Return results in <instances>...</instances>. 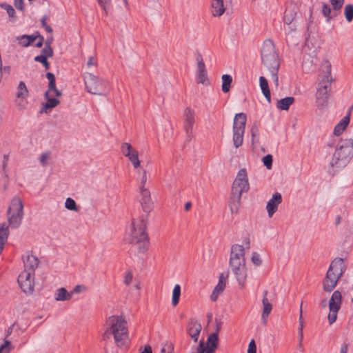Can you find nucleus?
I'll use <instances>...</instances> for the list:
<instances>
[{
	"instance_id": "nucleus-1",
	"label": "nucleus",
	"mask_w": 353,
	"mask_h": 353,
	"mask_svg": "<svg viewBox=\"0 0 353 353\" xmlns=\"http://www.w3.org/2000/svg\"><path fill=\"white\" fill-rule=\"evenodd\" d=\"M261 61L270 72L276 87L279 86L278 71L280 60L274 44L271 39L265 40L261 50Z\"/></svg>"
},
{
	"instance_id": "nucleus-2",
	"label": "nucleus",
	"mask_w": 353,
	"mask_h": 353,
	"mask_svg": "<svg viewBox=\"0 0 353 353\" xmlns=\"http://www.w3.org/2000/svg\"><path fill=\"white\" fill-rule=\"evenodd\" d=\"M353 157V140L341 141L330 163L329 172L334 174L339 169L345 168Z\"/></svg>"
},
{
	"instance_id": "nucleus-3",
	"label": "nucleus",
	"mask_w": 353,
	"mask_h": 353,
	"mask_svg": "<svg viewBox=\"0 0 353 353\" xmlns=\"http://www.w3.org/2000/svg\"><path fill=\"white\" fill-rule=\"evenodd\" d=\"M250 189L247 171L245 168L241 169L234 179L230 196V210L232 213L237 212L241 196L243 192Z\"/></svg>"
},
{
	"instance_id": "nucleus-4",
	"label": "nucleus",
	"mask_w": 353,
	"mask_h": 353,
	"mask_svg": "<svg viewBox=\"0 0 353 353\" xmlns=\"http://www.w3.org/2000/svg\"><path fill=\"white\" fill-rule=\"evenodd\" d=\"M108 324L110 326L104 336L112 334L117 346L122 347L128 336L127 321L122 316L112 315L109 317Z\"/></svg>"
},
{
	"instance_id": "nucleus-5",
	"label": "nucleus",
	"mask_w": 353,
	"mask_h": 353,
	"mask_svg": "<svg viewBox=\"0 0 353 353\" xmlns=\"http://www.w3.org/2000/svg\"><path fill=\"white\" fill-rule=\"evenodd\" d=\"M147 216L132 223L131 231L132 243H134L139 253H145L148 249L149 239L146 232Z\"/></svg>"
},
{
	"instance_id": "nucleus-6",
	"label": "nucleus",
	"mask_w": 353,
	"mask_h": 353,
	"mask_svg": "<svg viewBox=\"0 0 353 353\" xmlns=\"http://www.w3.org/2000/svg\"><path fill=\"white\" fill-rule=\"evenodd\" d=\"M343 259L336 258L332 261L323 282V288L325 292H330L334 289L343 274Z\"/></svg>"
},
{
	"instance_id": "nucleus-7",
	"label": "nucleus",
	"mask_w": 353,
	"mask_h": 353,
	"mask_svg": "<svg viewBox=\"0 0 353 353\" xmlns=\"http://www.w3.org/2000/svg\"><path fill=\"white\" fill-rule=\"evenodd\" d=\"M23 214V202L19 196H15L7 210L8 225L12 229L19 228L21 225Z\"/></svg>"
},
{
	"instance_id": "nucleus-8",
	"label": "nucleus",
	"mask_w": 353,
	"mask_h": 353,
	"mask_svg": "<svg viewBox=\"0 0 353 353\" xmlns=\"http://www.w3.org/2000/svg\"><path fill=\"white\" fill-rule=\"evenodd\" d=\"M83 78L85 88L90 94L105 96L109 93V83L107 80L89 72L85 73Z\"/></svg>"
},
{
	"instance_id": "nucleus-9",
	"label": "nucleus",
	"mask_w": 353,
	"mask_h": 353,
	"mask_svg": "<svg viewBox=\"0 0 353 353\" xmlns=\"http://www.w3.org/2000/svg\"><path fill=\"white\" fill-rule=\"evenodd\" d=\"M246 114L241 112L235 115L233 122V143L236 148L240 147L243 141L245 130Z\"/></svg>"
},
{
	"instance_id": "nucleus-10",
	"label": "nucleus",
	"mask_w": 353,
	"mask_h": 353,
	"mask_svg": "<svg viewBox=\"0 0 353 353\" xmlns=\"http://www.w3.org/2000/svg\"><path fill=\"white\" fill-rule=\"evenodd\" d=\"M332 83V80L327 79L321 80L319 83L316 94V103L318 107L322 108L327 105Z\"/></svg>"
},
{
	"instance_id": "nucleus-11",
	"label": "nucleus",
	"mask_w": 353,
	"mask_h": 353,
	"mask_svg": "<svg viewBox=\"0 0 353 353\" xmlns=\"http://www.w3.org/2000/svg\"><path fill=\"white\" fill-rule=\"evenodd\" d=\"M341 293L339 290L334 291L332 294L329 301L330 313L327 316L330 325L336 320L337 313L341 307Z\"/></svg>"
},
{
	"instance_id": "nucleus-12",
	"label": "nucleus",
	"mask_w": 353,
	"mask_h": 353,
	"mask_svg": "<svg viewBox=\"0 0 353 353\" xmlns=\"http://www.w3.org/2000/svg\"><path fill=\"white\" fill-rule=\"evenodd\" d=\"M34 274L30 272H22L18 276V283L21 290L27 294H30L34 291Z\"/></svg>"
},
{
	"instance_id": "nucleus-13",
	"label": "nucleus",
	"mask_w": 353,
	"mask_h": 353,
	"mask_svg": "<svg viewBox=\"0 0 353 353\" xmlns=\"http://www.w3.org/2000/svg\"><path fill=\"white\" fill-rule=\"evenodd\" d=\"M121 150L122 154L128 158L135 169L140 167L141 162L139 159V152L131 145V144L128 143H123L121 144Z\"/></svg>"
},
{
	"instance_id": "nucleus-14",
	"label": "nucleus",
	"mask_w": 353,
	"mask_h": 353,
	"mask_svg": "<svg viewBox=\"0 0 353 353\" xmlns=\"http://www.w3.org/2000/svg\"><path fill=\"white\" fill-rule=\"evenodd\" d=\"M195 123V112L190 107H187L183 112V129L188 138H190Z\"/></svg>"
},
{
	"instance_id": "nucleus-15",
	"label": "nucleus",
	"mask_w": 353,
	"mask_h": 353,
	"mask_svg": "<svg viewBox=\"0 0 353 353\" xmlns=\"http://www.w3.org/2000/svg\"><path fill=\"white\" fill-rule=\"evenodd\" d=\"M230 268L240 288H243L245 285L247 279V268L245 263L230 265Z\"/></svg>"
},
{
	"instance_id": "nucleus-16",
	"label": "nucleus",
	"mask_w": 353,
	"mask_h": 353,
	"mask_svg": "<svg viewBox=\"0 0 353 353\" xmlns=\"http://www.w3.org/2000/svg\"><path fill=\"white\" fill-rule=\"evenodd\" d=\"M243 263H245L244 247L239 244L233 245L231 248L230 265Z\"/></svg>"
},
{
	"instance_id": "nucleus-17",
	"label": "nucleus",
	"mask_w": 353,
	"mask_h": 353,
	"mask_svg": "<svg viewBox=\"0 0 353 353\" xmlns=\"http://www.w3.org/2000/svg\"><path fill=\"white\" fill-rule=\"evenodd\" d=\"M197 63V82L203 85H208L209 81L208 79L207 70L201 55L196 57Z\"/></svg>"
},
{
	"instance_id": "nucleus-18",
	"label": "nucleus",
	"mask_w": 353,
	"mask_h": 353,
	"mask_svg": "<svg viewBox=\"0 0 353 353\" xmlns=\"http://www.w3.org/2000/svg\"><path fill=\"white\" fill-rule=\"evenodd\" d=\"M282 202V196L279 192H276L272 197L268 201L266 210L270 217L276 212L278 205Z\"/></svg>"
},
{
	"instance_id": "nucleus-19",
	"label": "nucleus",
	"mask_w": 353,
	"mask_h": 353,
	"mask_svg": "<svg viewBox=\"0 0 353 353\" xmlns=\"http://www.w3.org/2000/svg\"><path fill=\"white\" fill-rule=\"evenodd\" d=\"M141 189V204L144 212L148 213L152 210V202L150 197V192L145 188Z\"/></svg>"
},
{
	"instance_id": "nucleus-20",
	"label": "nucleus",
	"mask_w": 353,
	"mask_h": 353,
	"mask_svg": "<svg viewBox=\"0 0 353 353\" xmlns=\"http://www.w3.org/2000/svg\"><path fill=\"white\" fill-rule=\"evenodd\" d=\"M23 263L24 270L23 272H27L34 274L35 270L39 265L38 259L36 256L28 254L25 258H23Z\"/></svg>"
},
{
	"instance_id": "nucleus-21",
	"label": "nucleus",
	"mask_w": 353,
	"mask_h": 353,
	"mask_svg": "<svg viewBox=\"0 0 353 353\" xmlns=\"http://www.w3.org/2000/svg\"><path fill=\"white\" fill-rule=\"evenodd\" d=\"M201 330L202 327L200 323L194 319L190 320L188 327V333L194 342L198 341Z\"/></svg>"
},
{
	"instance_id": "nucleus-22",
	"label": "nucleus",
	"mask_w": 353,
	"mask_h": 353,
	"mask_svg": "<svg viewBox=\"0 0 353 353\" xmlns=\"http://www.w3.org/2000/svg\"><path fill=\"white\" fill-rule=\"evenodd\" d=\"M267 295L268 291L265 290L263 292V297L262 299L263 308L261 314V321L263 324H266L267 318L268 317L272 310V305L269 302Z\"/></svg>"
},
{
	"instance_id": "nucleus-23",
	"label": "nucleus",
	"mask_w": 353,
	"mask_h": 353,
	"mask_svg": "<svg viewBox=\"0 0 353 353\" xmlns=\"http://www.w3.org/2000/svg\"><path fill=\"white\" fill-rule=\"evenodd\" d=\"M221 325H217L216 332L211 334L208 338L205 346L207 347V353H213L218 345V332L220 330Z\"/></svg>"
},
{
	"instance_id": "nucleus-24",
	"label": "nucleus",
	"mask_w": 353,
	"mask_h": 353,
	"mask_svg": "<svg viewBox=\"0 0 353 353\" xmlns=\"http://www.w3.org/2000/svg\"><path fill=\"white\" fill-rule=\"evenodd\" d=\"M53 95H54V94L50 92H45V98L47 101L43 105L41 112H48L49 110H52L59 104V101L55 98H53Z\"/></svg>"
},
{
	"instance_id": "nucleus-25",
	"label": "nucleus",
	"mask_w": 353,
	"mask_h": 353,
	"mask_svg": "<svg viewBox=\"0 0 353 353\" xmlns=\"http://www.w3.org/2000/svg\"><path fill=\"white\" fill-rule=\"evenodd\" d=\"M211 6L212 15L214 17L221 16L225 12L223 0H212Z\"/></svg>"
},
{
	"instance_id": "nucleus-26",
	"label": "nucleus",
	"mask_w": 353,
	"mask_h": 353,
	"mask_svg": "<svg viewBox=\"0 0 353 353\" xmlns=\"http://www.w3.org/2000/svg\"><path fill=\"white\" fill-rule=\"evenodd\" d=\"M46 78L49 81L48 90L46 92L53 93L56 97H61V92L56 88V79L54 75L52 72H48L46 74Z\"/></svg>"
},
{
	"instance_id": "nucleus-27",
	"label": "nucleus",
	"mask_w": 353,
	"mask_h": 353,
	"mask_svg": "<svg viewBox=\"0 0 353 353\" xmlns=\"http://www.w3.org/2000/svg\"><path fill=\"white\" fill-rule=\"evenodd\" d=\"M72 293L68 292L65 288L57 289L54 293V299L57 301H65L70 300Z\"/></svg>"
},
{
	"instance_id": "nucleus-28",
	"label": "nucleus",
	"mask_w": 353,
	"mask_h": 353,
	"mask_svg": "<svg viewBox=\"0 0 353 353\" xmlns=\"http://www.w3.org/2000/svg\"><path fill=\"white\" fill-rule=\"evenodd\" d=\"M331 63L329 61L325 60L321 65V71L323 73L321 80L327 79L334 81V79L331 77Z\"/></svg>"
},
{
	"instance_id": "nucleus-29",
	"label": "nucleus",
	"mask_w": 353,
	"mask_h": 353,
	"mask_svg": "<svg viewBox=\"0 0 353 353\" xmlns=\"http://www.w3.org/2000/svg\"><path fill=\"white\" fill-rule=\"evenodd\" d=\"M9 225L7 223H0V246L4 247L9 236Z\"/></svg>"
},
{
	"instance_id": "nucleus-30",
	"label": "nucleus",
	"mask_w": 353,
	"mask_h": 353,
	"mask_svg": "<svg viewBox=\"0 0 353 353\" xmlns=\"http://www.w3.org/2000/svg\"><path fill=\"white\" fill-rule=\"evenodd\" d=\"M259 85H260V88L261 89L262 93L265 96L267 101L269 103H270L271 94H270V91L269 86H268V82L267 79L263 76L259 77Z\"/></svg>"
},
{
	"instance_id": "nucleus-31",
	"label": "nucleus",
	"mask_w": 353,
	"mask_h": 353,
	"mask_svg": "<svg viewBox=\"0 0 353 353\" xmlns=\"http://www.w3.org/2000/svg\"><path fill=\"white\" fill-rule=\"evenodd\" d=\"M350 123L349 114L345 116L341 121L335 126L334 129V134L336 136H339L346 128L348 123Z\"/></svg>"
},
{
	"instance_id": "nucleus-32",
	"label": "nucleus",
	"mask_w": 353,
	"mask_h": 353,
	"mask_svg": "<svg viewBox=\"0 0 353 353\" xmlns=\"http://www.w3.org/2000/svg\"><path fill=\"white\" fill-rule=\"evenodd\" d=\"M293 97H287L278 101L276 108L281 110H288L290 106L294 102Z\"/></svg>"
},
{
	"instance_id": "nucleus-33",
	"label": "nucleus",
	"mask_w": 353,
	"mask_h": 353,
	"mask_svg": "<svg viewBox=\"0 0 353 353\" xmlns=\"http://www.w3.org/2000/svg\"><path fill=\"white\" fill-rule=\"evenodd\" d=\"M222 79V91L227 93L230 91V85L232 81V78L230 74H223L221 77Z\"/></svg>"
},
{
	"instance_id": "nucleus-34",
	"label": "nucleus",
	"mask_w": 353,
	"mask_h": 353,
	"mask_svg": "<svg viewBox=\"0 0 353 353\" xmlns=\"http://www.w3.org/2000/svg\"><path fill=\"white\" fill-rule=\"evenodd\" d=\"M28 95V90L23 81H20L18 85V91L17 97L19 99H25Z\"/></svg>"
},
{
	"instance_id": "nucleus-35",
	"label": "nucleus",
	"mask_w": 353,
	"mask_h": 353,
	"mask_svg": "<svg viewBox=\"0 0 353 353\" xmlns=\"http://www.w3.org/2000/svg\"><path fill=\"white\" fill-rule=\"evenodd\" d=\"M181 296V286L175 285L172 291V304L175 306L179 303Z\"/></svg>"
},
{
	"instance_id": "nucleus-36",
	"label": "nucleus",
	"mask_w": 353,
	"mask_h": 353,
	"mask_svg": "<svg viewBox=\"0 0 353 353\" xmlns=\"http://www.w3.org/2000/svg\"><path fill=\"white\" fill-rule=\"evenodd\" d=\"M295 17V13L293 11L286 10L283 17V21L288 26L292 24Z\"/></svg>"
},
{
	"instance_id": "nucleus-37",
	"label": "nucleus",
	"mask_w": 353,
	"mask_h": 353,
	"mask_svg": "<svg viewBox=\"0 0 353 353\" xmlns=\"http://www.w3.org/2000/svg\"><path fill=\"white\" fill-rule=\"evenodd\" d=\"M0 7L2 9L6 10V12L10 19L15 18V10L11 5L8 4L6 3H2L0 4Z\"/></svg>"
},
{
	"instance_id": "nucleus-38",
	"label": "nucleus",
	"mask_w": 353,
	"mask_h": 353,
	"mask_svg": "<svg viewBox=\"0 0 353 353\" xmlns=\"http://www.w3.org/2000/svg\"><path fill=\"white\" fill-rule=\"evenodd\" d=\"M302 305H303V303H301V306H300V315H299V326L298 328L299 338H300V341H302L303 338V321Z\"/></svg>"
},
{
	"instance_id": "nucleus-39",
	"label": "nucleus",
	"mask_w": 353,
	"mask_h": 353,
	"mask_svg": "<svg viewBox=\"0 0 353 353\" xmlns=\"http://www.w3.org/2000/svg\"><path fill=\"white\" fill-rule=\"evenodd\" d=\"M345 19L348 22H350L353 19V6L348 4L345 7Z\"/></svg>"
},
{
	"instance_id": "nucleus-40",
	"label": "nucleus",
	"mask_w": 353,
	"mask_h": 353,
	"mask_svg": "<svg viewBox=\"0 0 353 353\" xmlns=\"http://www.w3.org/2000/svg\"><path fill=\"white\" fill-rule=\"evenodd\" d=\"M11 349V342L6 340L4 343L0 345V353H10Z\"/></svg>"
},
{
	"instance_id": "nucleus-41",
	"label": "nucleus",
	"mask_w": 353,
	"mask_h": 353,
	"mask_svg": "<svg viewBox=\"0 0 353 353\" xmlns=\"http://www.w3.org/2000/svg\"><path fill=\"white\" fill-rule=\"evenodd\" d=\"M50 158V152H45L41 154L39 158V162L43 166L46 167L48 163V161Z\"/></svg>"
},
{
	"instance_id": "nucleus-42",
	"label": "nucleus",
	"mask_w": 353,
	"mask_h": 353,
	"mask_svg": "<svg viewBox=\"0 0 353 353\" xmlns=\"http://www.w3.org/2000/svg\"><path fill=\"white\" fill-rule=\"evenodd\" d=\"M65 207L70 210H77L76 202L71 198H68L65 200Z\"/></svg>"
},
{
	"instance_id": "nucleus-43",
	"label": "nucleus",
	"mask_w": 353,
	"mask_h": 353,
	"mask_svg": "<svg viewBox=\"0 0 353 353\" xmlns=\"http://www.w3.org/2000/svg\"><path fill=\"white\" fill-rule=\"evenodd\" d=\"M48 58L44 56H36L34 60L37 62L41 63L46 70L50 68V63L48 61Z\"/></svg>"
},
{
	"instance_id": "nucleus-44",
	"label": "nucleus",
	"mask_w": 353,
	"mask_h": 353,
	"mask_svg": "<svg viewBox=\"0 0 353 353\" xmlns=\"http://www.w3.org/2000/svg\"><path fill=\"white\" fill-rule=\"evenodd\" d=\"M39 56H44L46 58L52 57L53 56V50L51 46H46L42 49L41 54Z\"/></svg>"
},
{
	"instance_id": "nucleus-45",
	"label": "nucleus",
	"mask_w": 353,
	"mask_h": 353,
	"mask_svg": "<svg viewBox=\"0 0 353 353\" xmlns=\"http://www.w3.org/2000/svg\"><path fill=\"white\" fill-rule=\"evenodd\" d=\"M139 181L141 183L140 188H145V185L146 183L148 177H147V171L145 170H142L141 172H139Z\"/></svg>"
},
{
	"instance_id": "nucleus-46",
	"label": "nucleus",
	"mask_w": 353,
	"mask_h": 353,
	"mask_svg": "<svg viewBox=\"0 0 353 353\" xmlns=\"http://www.w3.org/2000/svg\"><path fill=\"white\" fill-rule=\"evenodd\" d=\"M263 165L268 168L271 169L272 165V156L271 154L265 155L263 159Z\"/></svg>"
},
{
	"instance_id": "nucleus-47",
	"label": "nucleus",
	"mask_w": 353,
	"mask_h": 353,
	"mask_svg": "<svg viewBox=\"0 0 353 353\" xmlns=\"http://www.w3.org/2000/svg\"><path fill=\"white\" fill-rule=\"evenodd\" d=\"M322 12H323V14L325 17H327V21H329L331 19V17H330L331 9H330V7L327 3L323 4Z\"/></svg>"
},
{
	"instance_id": "nucleus-48",
	"label": "nucleus",
	"mask_w": 353,
	"mask_h": 353,
	"mask_svg": "<svg viewBox=\"0 0 353 353\" xmlns=\"http://www.w3.org/2000/svg\"><path fill=\"white\" fill-rule=\"evenodd\" d=\"M251 261H252V263L256 266H259L262 263V261L260 258L259 254L256 252H254L252 253Z\"/></svg>"
},
{
	"instance_id": "nucleus-49",
	"label": "nucleus",
	"mask_w": 353,
	"mask_h": 353,
	"mask_svg": "<svg viewBox=\"0 0 353 353\" xmlns=\"http://www.w3.org/2000/svg\"><path fill=\"white\" fill-rule=\"evenodd\" d=\"M99 6L102 8V9L105 11V12L108 13V9L111 4V0H97Z\"/></svg>"
},
{
	"instance_id": "nucleus-50",
	"label": "nucleus",
	"mask_w": 353,
	"mask_h": 353,
	"mask_svg": "<svg viewBox=\"0 0 353 353\" xmlns=\"http://www.w3.org/2000/svg\"><path fill=\"white\" fill-rule=\"evenodd\" d=\"M330 3L334 10H339L344 3V0H330Z\"/></svg>"
},
{
	"instance_id": "nucleus-51",
	"label": "nucleus",
	"mask_w": 353,
	"mask_h": 353,
	"mask_svg": "<svg viewBox=\"0 0 353 353\" xmlns=\"http://www.w3.org/2000/svg\"><path fill=\"white\" fill-rule=\"evenodd\" d=\"M37 38H38V34H30V35H28V34L23 35V39L28 40V41H27V43L26 44H29V46L31 45L32 43H33L34 41L37 39Z\"/></svg>"
},
{
	"instance_id": "nucleus-52",
	"label": "nucleus",
	"mask_w": 353,
	"mask_h": 353,
	"mask_svg": "<svg viewBox=\"0 0 353 353\" xmlns=\"http://www.w3.org/2000/svg\"><path fill=\"white\" fill-rule=\"evenodd\" d=\"M286 34H287V42L289 41L290 39H293L294 34H295V30L292 28V26H288V28L285 29Z\"/></svg>"
},
{
	"instance_id": "nucleus-53",
	"label": "nucleus",
	"mask_w": 353,
	"mask_h": 353,
	"mask_svg": "<svg viewBox=\"0 0 353 353\" xmlns=\"http://www.w3.org/2000/svg\"><path fill=\"white\" fill-rule=\"evenodd\" d=\"M225 287V283L222 281V276H220L219 283L214 288V291H216L217 292L220 293L223 291L224 288Z\"/></svg>"
},
{
	"instance_id": "nucleus-54",
	"label": "nucleus",
	"mask_w": 353,
	"mask_h": 353,
	"mask_svg": "<svg viewBox=\"0 0 353 353\" xmlns=\"http://www.w3.org/2000/svg\"><path fill=\"white\" fill-rule=\"evenodd\" d=\"M174 347L171 343H166L162 347L161 353H173Z\"/></svg>"
},
{
	"instance_id": "nucleus-55",
	"label": "nucleus",
	"mask_w": 353,
	"mask_h": 353,
	"mask_svg": "<svg viewBox=\"0 0 353 353\" xmlns=\"http://www.w3.org/2000/svg\"><path fill=\"white\" fill-rule=\"evenodd\" d=\"M251 135H252V142L253 143L255 138L259 137V128L256 125H253L252 126Z\"/></svg>"
},
{
	"instance_id": "nucleus-56",
	"label": "nucleus",
	"mask_w": 353,
	"mask_h": 353,
	"mask_svg": "<svg viewBox=\"0 0 353 353\" xmlns=\"http://www.w3.org/2000/svg\"><path fill=\"white\" fill-rule=\"evenodd\" d=\"M207 353V347L203 340L199 342V346L196 348V353Z\"/></svg>"
},
{
	"instance_id": "nucleus-57",
	"label": "nucleus",
	"mask_w": 353,
	"mask_h": 353,
	"mask_svg": "<svg viewBox=\"0 0 353 353\" xmlns=\"http://www.w3.org/2000/svg\"><path fill=\"white\" fill-rule=\"evenodd\" d=\"M16 103L19 110H23L26 108L27 102L24 99H19L16 101Z\"/></svg>"
},
{
	"instance_id": "nucleus-58",
	"label": "nucleus",
	"mask_w": 353,
	"mask_h": 353,
	"mask_svg": "<svg viewBox=\"0 0 353 353\" xmlns=\"http://www.w3.org/2000/svg\"><path fill=\"white\" fill-rule=\"evenodd\" d=\"M46 19H47L46 17H43L42 18V19H41L42 26L48 32H52V28L46 23Z\"/></svg>"
},
{
	"instance_id": "nucleus-59",
	"label": "nucleus",
	"mask_w": 353,
	"mask_h": 353,
	"mask_svg": "<svg viewBox=\"0 0 353 353\" xmlns=\"http://www.w3.org/2000/svg\"><path fill=\"white\" fill-rule=\"evenodd\" d=\"M173 175H174V170L172 168H170L169 170L165 171V178L168 181L172 180Z\"/></svg>"
},
{
	"instance_id": "nucleus-60",
	"label": "nucleus",
	"mask_w": 353,
	"mask_h": 353,
	"mask_svg": "<svg viewBox=\"0 0 353 353\" xmlns=\"http://www.w3.org/2000/svg\"><path fill=\"white\" fill-rule=\"evenodd\" d=\"M132 274L131 272H128L125 277L124 283L125 285H129L132 281Z\"/></svg>"
},
{
	"instance_id": "nucleus-61",
	"label": "nucleus",
	"mask_w": 353,
	"mask_h": 353,
	"mask_svg": "<svg viewBox=\"0 0 353 353\" xmlns=\"http://www.w3.org/2000/svg\"><path fill=\"white\" fill-rule=\"evenodd\" d=\"M17 40L19 41V44L23 47H28L29 44H26L28 40L23 39V35L17 37Z\"/></svg>"
},
{
	"instance_id": "nucleus-62",
	"label": "nucleus",
	"mask_w": 353,
	"mask_h": 353,
	"mask_svg": "<svg viewBox=\"0 0 353 353\" xmlns=\"http://www.w3.org/2000/svg\"><path fill=\"white\" fill-rule=\"evenodd\" d=\"M38 41L37 42L35 43V46L37 47V48H41L42 47L43 44V42H44V38L43 37H42L41 35H40L39 34H38V38H37Z\"/></svg>"
},
{
	"instance_id": "nucleus-63",
	"label": "nucleus",
	"mask_w": 353,
	"mask_h": 353,
	"mask_svg": "<svg viewBox=\"0 0 353 353\" xmlns=\"http://www.w3.org/2000/svg\"><path fill=\"white\" fill-rule=\"evenodd\" d=\"M84 289H85V287L83 285H78L74 288V289L70 292V293H72V295L74 293L81 292L82 291V290H84Z\"/></svg>"
},
{
	"instance_id": "nucleus-64",
	"label": "nucleus",
	"mask_w": 353,
	"mask_h": 353,
	"mask_svg": "<svg viewBox=\"0 0 353 353\" xmlns=\"http://www.w3.org/2000/svg\"><path fill=\"white\" fill-rule=\"evenodd\" d=\"M23 0H14V6L19 10H22L23 9Z\"/></svg>"
}]
</instances>
